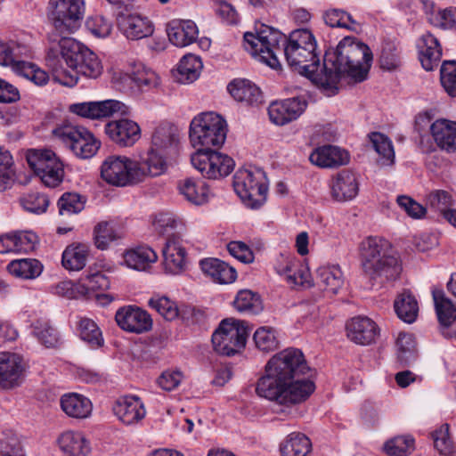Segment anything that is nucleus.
<instances>
[{"mask_svg":"<svg viewBox=\"0 0 456 456\" xmlns=\"http://www.w3.org/2000/svg\"><path fill=\"white\" fill-rule=\"evenodd\" d=\"M419 61L422 67L429 71L438 66L442 49L436 37L428 32L422 35L418 42Z\"/></svg>","mask_w":456,"mask_h":456,"instance_id":"c756f323","label":"nucleus"},{"mask_svg":"<svg viewBox=\"0 0 456 456\" xmlns=\"http://www.w3.org/2000/svg\"><path fill=\"white\" fill-rule=\"evenodd\" d=\"M413 450L414 439L408 435L395 436L384 444V451L389 456H407Z\"/></svg>","mask_w":456,"mask_h":456,"instance_id":"5fc2aeb1","label":"nucleus"},{"mask_svg":"<svg viewBox=\"0 0 456 456\" xmlns=\"http://www.w3.org/2000/svg\"><path fill=\"white\" fill-rule=\"evenodd\" d=\"M85 203L80 195L66 192L58 200V208L61 215L79 213L84 209Z\"/></svg>","mask_w":456,"mask_h":456,"instance_id":"680f3d73","label":"nucleus"},{"mask_svg":"<svg viewBox=\"0 0 456 456\" xmlns=\"http://www.w3.org/2000/svg\"><path fill=\"white\" fill-rule=\"evenodd\" d=\"M53 134L69 146L80 159L93 157L100 147V142L85 127L65 125L53 130Z\"/></svg>","mask_w":456,"mask_h":456,"instance_id":"9b49d317","label":"nucleus"},{"mask_svg":"<svg viewBox=\"0 0 456 456\" xmlns=\"http://www.w3.org/2000/svg\"><path fill=\"white\" fill-rule=\"evenodd\" d=\"M157 254L148 247H139L128 250L124 255L126 265L132 269L142 271L146 270L152 263L157 261Z\"/></svg>","mask_w":456,"mask_h":456,"instance_id":"37998d69","label":"nucleus"},{"mask_svg":"<svg viewBox=\"0 0 456 456\" xmlns=\"http://www.w3.org/2000/svg\"><path fill=\"white\" fill-rule=\"evenodd\" d=\"M13 159L10 151L0 147V191L11 188L14 182Z\"/></svg>","mask_w":456,"mask_h":456,"instance_id":"6e6d98bb","label":"nucleus"},{"mask_svg":"<svg viewBox=\"0 0 456 456\" xmlns=\"http://www.w3.org/2000/svg\"><path fill=\"white\" fill-rule=\"evenodd\" d=\"M0 456H26L20 438L14 434H5L0 440Z\"/></svg>","mask_w":456,"mask_h":456,"instance_id":"0e129e2a","label":"nucleus"},{"mask_svg":"<svg viewBox=\"0 0 456 456\" xmlns=\"http://www.w3.org/2000/svg\"><path fill=\"white\" fill-rule=\"evenodd\" d=\"M371 61L372 53L367 45L346 37L334 52L326 53L321 76L315 77L317 85L335 92L341 75L362 82L367 77Z\"/></svg>","mask_w":456,"mask_h":456,"instance_id":"20e7f679","label":"nucleus"},{"mask_svg":"<svg viewBox=\"0 0 456 456\" xmlns=\"http://www.w3.org/2000/svg\"><path fill=\"white\" fill-rule=\"evenodd\" d=\"M437 146L449 153L456 152V122L438 119L430 125Z\"/></svg>","mask_w":456,"mask_h":456,"instance_id":"c85d7f7f","label":"nucleus"},{"mask_svg":"<svg viewBox=\"0 0 456 456\" xmlns=\"http://www.w3.org/2000/svg\"><path fill=\"white\" fill-rule=\"evenodd\" d=\"M330 196L337 202L354 200L359 192V180L355 173L342 170L330 182Z\"/></svg>","mask_w":456,"mask_h":456,"instance_id":"6ab92c4d","label":"nucleus"},{"mask_svg":"<svg viewBox=\"0 0 456 456\" xmlns=\"http://www.w3.org/2000/svg\"><path fill=\"white\" fill-rule=\"evenodd\" d=\"M80 282L87 291L104 290L110 287V281L101 272L88 273L80 279Z\"/></svg>","mask_w":456,"mask_h":456,"instance_id":"774afa93","label":"nucleus"},{"mask_svg":"<svg viewBox=\"0 0 456 456\" xmlns=\"http://www.w3.org/2000/svg\"><path fill=\"white\" fill-rule=\"evenodd\" d=\"M244 47L253 57L273 69L280 67L278 53L283 52L288 65L294 71L317 85L315 77L321 76L320 56L310 30L296 29L287 38L278 29L261 24L256 34H244Z\"/></svg>","mask_w":456,"mask_h":456,"instance_id":"f257e3e1","label":"nucleus"},{"mask_svg":"<svg viewBox=\"0 0 456 456\" xmlns=\"http://www.w3.org/2000/svg\"><path fill=\"white\" fill-rule=\"evenodd\" d=\"M306 102L297 97L276 101L270 104L268 115L272 123L284 126L296 120L305 110Z\"/></svg>","mask_w":456,"mask_h":456,"instance_id":"f3484780","label":"nucleus"},{"mask_svg":"<svg viewBox=\"0 0 456 456\" xmlns=\"http://www.w3.org/2000/svg\"><path fill=\"white\" fill-rule=\"evenodd\" d=\"M435 448L441 455L449 456L454 452V444L449 435V425L444 424L432 433Z\"/></svg>","mask_w":456,"mask_h":456,"instance_id":"4d7b16f0","label":"nucleus"},{"mask_svg":"<svg viewBox=\"0 0 456 456\" xmlns=\"http://www.w3.org/2000/svg\"><path fill=\"white\" fill-rule=\"evenodd\" d=\"M201 69V60L194 54H187L181 59L175 77L182 84L191 83L199 77Z\"/></svg>","mask_w":456,"mask_h":456,"instance_id":"a19ab883","label":"nucleus"},{"mask_svg":"<svg viewBox=\"0 0 456 456\" xmlns=\"http://www.w3.org/2000/svg\"><path fill=\"white\" fill-rule=\"evenodd\" d=\"M17 73L32 81L37 86H44L49 80V76L45 70L26 61L21 62V66Z\"/></svg>","mask_w":456,"mask_h":456,"instance_id":"338daca9","label":"nucleus"},{"mask_svg":"<svg viewBox=\"0 0 456 456\" xmlns=\"http://www.w3.org/2000/svg\"><path fill=\"white\" fill-rule=\"evenodd\" d=\"M233 187L243 203L250 208H258L266 200L267 178L260 168L248 167L238 169L233 175Z\"/></svg>","mask_w":456,"mask_h":456,"instance_id":"423d86ee","label":"nucleus"},{"mask_svg":"<svg viewBox=\"0 0 456 456\" xmlns=\"http://www.w3.org/2000/svg\"><path fill=\"white\" fill-rule=\"evenodd\" d=\"M248 336L243 322L225 319L212 335L213 347L219 354L231 356L244 348Z\"/></svg>","mask_w":456,"mask_h":456,"instance_id":"9d476101","label":"nucleus"},{"mask_svg":"<svg viewBox=\"0 0 456 456\" xmlns=\"http://www.w3.org/2000/svg\"><path fill=\"white\" fill-rule=\"evenodd\" d=\"M149 306L154 309L167 321H174L179 315L176 302L166 296L155 295L149 300Z\"/></svg>","mask_w":456,"mask_h":456,"instance_id":"603ef678","label":"nucleus"},{"mask_svg":"<svg viewBox=\"0 0 456 456\" xmlns=\"http://www.w3.org/2000/svg\"><path fill=\"white\" fill-rule=\"evenodd\" d=\"M310 370L303 353L289 347L274 354L265 365V374L256 387V394L273 402L278 412H287L305 402L315 390L309 379L299 378Z\"/></svg>","mask_w":456,"mask_h":456,"instance_id":"f03ea898","label":"nucleus"},{"mask_svg":"<svg viewBox=\"0 0 456 456\" xmlns=\"http://www.w3.org/2000/svg\"><path fill=\"white\" fill-rule=\"evenodd\" d=\"M348 338L355 344L368 346L377 341L379 337L378 325L370 318L356 316L346 323Z\"/></svg>","mask_w":456,"mask_h":456,"instance_id":"aec40b11","label":"nucleus"},{"mask_svg":"<svg viewBox=\"0 0 456 456\" xmlns=\"http://www.w3.org/2000/svg\"><path fill=\"white\" fill-rule=\"evenodd\" d=\"M227 89L235 101L246 105L257 106L264 102L260 88L248 79H235Z\"/></svg>","mask_w":456,"mask_h":456,"instance_id":"bb28decb","label":"nucleus"},{"mask_svg":"<svg viewBox=\"0 0 456 456\" xmlns=\"http://www.w3.org/2000/svg\"><path fill=\"white\" fill-rule=\"evenodd\" d=\"M45 60L55 81L69 87L77 84L79 75L96 78L102 72L97 55L74 38L53 35Z\"/></svg>","mask_w":456,"mask_h":456,"instance_id":"7ed1b4c3","label":"nucleus"},{"mask_svg":"<svg viewBox=\"0 0 456 456\" xmlns=\"http://www.w3.org/2000/svg\"><path fill=\"white\" fill-rule=\"evenodd\" d=\"M51 11L48 19L53 30L48 34V41L51 45V37L57 35L60 38H71L69 35L74 33L80 25L84 15L83 0H51Z\"/></svg>","mask_w":456,"mask_h":456,"instance_id":"0eeeda50","label":"nucleus"},{"mask_svg":"<svg viewBox=\"0 0 456 456\" xmlns=\"http://www.w3.org/2000/svg\"><path fill=\"white\" fill-rule=\"evenodd\" d=\"M20 201L24 209L37 214L45 212L49 204L47 197L39 192L28 193L21 197Z\"/></svg>","mask_w":456,"mask_h":456,"instance_id":"69168bd1","label":"nucleus"},{"mask_svg":"<svg viewBox=\"0 0 456 456\" xmlns=\"http://www.w3.org/2000/svg\"><path fill=\"white\" fill-rule=\"evenodd\" d=\"M427 204L430 208L443 213L444 217L445 212L452 210L450 209V207L452 205V196L448 191L444 190H436L431 191L427 196Z\"/></svg>","mask_w":456,"mask_h":456,"instance_id":"052dcab7","label":"nucleus"},{"mask_svg":"<svg viewBox=\"0 0 456 456\" xmlns=\"http://www.w3.org/2000/svg\"><path fill=\"white\" fill-rule=\"evenodd\" d=\"M101 176L106 183L115 186L136 183L134 159L122 155L108 156L102 163Z\"/></svg>","mask_w":456,"mask_h":456,"instance_id":"ddd939ff","label":"nucleus"},{"mask_svg":"<svg viewBox=\"0 0 456 456\" xmlns=\"http://www.w3.org/2000/svg\"><path fill=\"white\" fill-rule=\"evenodd\" d=\"M323 19L325 23L331 28H346L352 31H357L360 28L359 23L342 10H329L324 13Z\"/></svg>","mask_w":456,"mask_h":456,"instance_id":"864d4df0","label":"nucleus"},{"mask_svg":"<svg viewBox=\"0 0 456 456\" xmlns=\"http://www.w3.org/2000/svg\"><path fill=\"white\" fill-rule=\"evenodd\" d=\"M202 272L220 284H229L237 278L235 269L217 258H206L200 262Z\"/></svg>","mask_w":456,"mask_h":456,"instance_id":"7c9ffc66","label":"nucleus"},{"mask_svg":"<svg viewBox=\"0 0 456 456\" xmlns=\"http://www.w3.org/2000/svg\"><path fill=\"white\" fill-rule=\"evenodd\" d=\"M61 407L69 417L76 419L87 418L92 411L91 401L78 394H66L61 398Z\"/></svg>","mask_w":456,"mask_h":456,"instance_id":"f704fd0d","label":"nucleus"},{"mask_svg":"<svg viewBox=\"0 0 456 456\" xmlns=\"http://www.w3.org/2000/svg\"><path fill=\"white\" fill-rule=\"evenodd\" d=\"M312 448L309 438L301 433H291L281 444V456H306Z\"/></svg>","mask_w":456,"mask_h":456,"instance_id":"c03bdc74","label":"nucleus"},{"mask_svg":"<svg viewBox=\"0 0 456 456\" xmlns=\"http://www.w3.org/2000/svg\"><path fill=\"white\" fill-rule=\"evenodd\" d=\"M233 306L238 312L247 314H257L264 308L259 294L250 289L240 290L233 300Z\"/></svg>","mask_w":456,"mask_h":456,"instance_id":"49530a36","label":"nucleus"},{"mask_svg":"<svg viewBox=\"0 0 456 456\" xmlns=\"http://www.w3.org/2000/svg\"><path fill=\"white\" fill-rule=\"evenodd\" d=\"M89 246L84 243L71 244L62 253V265L69 271H79L86 266Z\"/></svg>","mask_w":456,"mask_h":456,"instance_id":"4c0bfd02","label":"nucleus"},{"mask_svg":"<svg viewBox=\"0 0 456 456\" xmlns=\"http://www.w3.org/2000/svg\"><path fill=\"white\" fill-rule=\"evenodd\" d=\"M167 33L169 41L178 47H185L192 44L199 35L198 28L193 21L178 20L167 24Z\"/></svg>","mask_w":456,"mask_h":456,"instance_id":"a878e982","label":"nucleus"},{"mask_svg":"<svg viewBox=\"0 0 456 456\" xmlns=\"http://www.w3.org/2000/svg\"><path fill=\"white\" fill-rule=\"evenodd\" d=\"M373 149L379 154L378 162L380 166H393L395 163V151L391 140L384 134L374 132L370 134Z\"/></svg>","mask_w":456,"mask_h":456,"instance_id":"de8ad7c7","label":"nucleus"},{"mask_svg":"<svg viewBox=\"0 0 456 456\" xmlns=\"http://www.w3.org/2000/svg\"><path fill=\"white\" fill-rule=\"evenodd\" d=\"M162 252L164 269L167 273L177 275L186 269V251L179 238L169 237Z\"/></svg>","mask_w":456,"mask_h":456,"instance_id":"5701e85b","label":"nucleus"},{"mask_svg":"<svg viewBox=\"0 0 456 456\" xmlns=\"http://www.w3.org/2000/svg\"><path fill=\"white\" fill-rule=\"evenodd\" d=\"M113 412L126 425L137 423L146 413L142 403L137 396L118 398L113 406Z\"/></svg>","mask_w":456,"mask_h":456,"instance_id":"b1692460","label":"nucleus"},{"mask_svg":"<svg viewBox=\"0 0 456 456\" xmlns=\"http://www.w3.org/2000/svg\"><path fill=\"white\" fill-rule=\"evenodd\" d=\"M360 256L364 276L371 287L382 288L396 281L402 273V264L392 253L388 240L370 236L360 244Z\"/></svg>","mask_w":456,"mask_h":456,"instance_id":"39448f33","label":"nucleus"},{"mask_svg":"<svg viewBox=\"0 0 456 456\" xmlns=\"http://www.w3.org/2000/svg\"><path fill=\"white\" fill-rule=\"evenodd\" d=\"M397 357L403 363H408L414 359L416 343L413 335L400 333L396 340Z\"/></svg>","mask_w":456,"mask_h":456,"instance_id":"13d9d810","label":"nucleus"},{"mask_svg":"<svg viewBox=\"0 0 456 456\" xmlns=\"http://www.w3.org/2000/svg\"><path fill=\"white\" fill-rule=\"evenodd\" d=\"M105 133L115 143L129 147L141 138L139 125L128 118L112 120L105 126Z\"/></svg>","mask_w":456,"mask_h":456,"instance_id":"a211bd4d","label":"nucleus"},{"mask_svg":"<svg viewBox=\"0 0 456 456\" xmlns=\"http://www.w3.org/2000/svg\"><path fill=\"white\" fill-rule=\"evenodd\" d=\"M348 159L346 151L332 145L319 147L309 156L311 163L322 168L336 167L345 165L348 162Z\"/></svg>","mask_w":456,"mask_h":456,"instance_id":"cd10ccee","label":"nucleus"},{"mask_svg":"<svg viewBox=\"0 0 456 456\" xmlns=\"http://www.w3.org/2000/svg\"><path fill=\"white\" fill-rule=\"evenodd\" d=\"M7 268L11 274L22 279H35L43 271L42 264L34 258L13 260Z\"/></svg>","mask_w":456,"mask_h":456,"instance_id":"09e8293b","label":"nucleus"},{"mask_svg":"<svg viewBox=\"0 0 456 456\" xmlns=\"http://www.w3.org/2000/svg\"><path fill=\"white\" fill-rule=\"evenodd\" d=\"M256 346L263 352H271L279 347L277 331L270 326L259 327L254 333Z\"/></svg>","mask_w":456,"mask_h":456,"instance_id":"3c124183","label":"nucleus"},{"mask_svg":"<svg viewBox=\"0 0 456 456\" xmlns=\"http://www.w3.org/2000/svg\"><path fill=\"white\" fill-rule=\"evenodd\" d=\"M297 262L294 257L281 256L279 264L275 266L276 272L284 276L286 281L291 285L304 286L307 281L308 273L297 271Z\"/></svg>","mask_w":456,"mask_h":456,"instance_id":"a18cd8bd","label":"nucleus"},{"mask_svg":"<svg viewBox=\"0 0 456 456\" xmlns=\"http://www.w3.org/2000/svg\"><path fill=\"white\" fill-rule=\"evenodd\" d=\"M77 330L82 340L92 347H100L103 345L102 331L96 322L87 317H81L77 323Z\"/></svg>","mask_w":456,"mask_h":456,"instance_id":"8fccbe9b","label":"nucleus"},{"mask_svg":"<svg viewBox=\"0 0 456 456\" xmlns=\"http://www.w3.org/2000/svg\"><path fill=\"white\" fill-rule=\"evenodd\" d=\"M124 83H134L138 89L144 91L157 87L159 83V77L152 69L146 68L143 64L134 66L133 71L126 73L121 77Z\"/></svg>","mask_w":456,"mask_h":456,"instance_id":"e433bc0d","label":"nucleus"},{"mask_svg":"<svg viewBox=\"0 0 456 456\" xmlns=\"http://www.w3.org/2000/svg\"><path fill=\"white\" fill-rule=\"evenodd\" d=\"M32 334L46 348H58L62 343L59 331L49 322L37 321Z\"/></svg>","mask_w":456,"mask_h":456,"instance_id":"79ce46f5","label":"nucleus"},{"mask_svg":"<svg viewBox=\"0 0 456 456\" xmlns=\"http://www.w3.org/2000/svg\"><path fill=\"white\" fill-rule=\"evenodd\" d=\"M23 370L22 358L19 354L0 353V387L12 388L19 386Z\"/></svg>","mask_w":456,"mask_h":456,"instance_id":"412c9836","label":"nucleus"},{"mask_svg":"<svg viewBox=\"0 0 456 456\" xmlns=\"http://www.w3.org/2000/svg\"><path fill=\"white\" fill-rule=\"evenodd\" d=\"M179 143L177 128L170 124L156 127L151 137V149L164 156L175 153Z\"/></svg>","mask_w":456,"mask_h":456,"instance_id":"393cba45","label":"nucleus"},{"mask_svg":"<svg viewBox=\"0 0 456 456\" xmlns=\"http://www.w3.org/2000/svg\"><path fill=\"white\" fill-rule=\"evenodd\" d=\"M94 243L97 248L106 249L110 242L117 239V234L112 225L108 222L99 223L94 231Z\"/></svg>","mask_w":456,"mask_h":456,"instance_id":"e2e57ef3","label":"nucleus"},{"mask_svg":"<svg viewBox=\"0 0 456 456\" xmlns=\"http://www.w3.org/2000/svg\"><path fill=\"white\" fill-rule=\"evenodd\" d=\"M432 296L439 322L443 326L449 327L456 320V305L445 296L442 289H433Z\"/></svg>","mask_w":456,"mask_h":456,"instance_id":"58836bf2","label":"nucleus"},{"mask_svg":"<svg viewBox=\"0 0 456 456\" xmlns=\"http://www.w3.org/2000/svg\"><path fill=\"white\" fill-rule=\"evenodd\" d=\"M441 84L445 92L452 97L456 96V61H444L440 70Z\"/></svg>","mask_w":456,"mask_h":456,"instance_id":"bf43d9fd","label":"nucleus"},{"mask_svg":"<svg viewBox=\"0 0 456 456\" xmlns=\"http://www.w3.org/2000/svg\"><path fill=\"white\" fill-rule=\"evenodd\" d=\"M394 307L397 316L404 322L412 323L417 319L419 313L418 302L409 290H403L397 296Z\"/></svg>","mask_w":456,"mask_h":456,"instance_id":"ea45409f","label":"nucleus"},{"mask_svg":"<svg viewBox=\"0 0 456 456\" xmlns=\"http://www.w3.org/2000/svg\"><path fill=\"white\" fill-rule=\"evenodd\" d=\"M29 167L48 187H56L63 180V164L56 154L48 149H30L26 153Z\"/></svg>","mask_w":456,"mask_h":456,"instance_id":"1a4fd4ad","label":"nucleus"},{"mask_svg":"<svg viewBox=\"0 0 456 456\" xmlns=\"http://www.w3.org/2000/svg\"><path fill=\"white\" fill-rule=\"evenodd\" d=\"M167 169L165 156L151 148L140 160L134 159V175L136 183L149 176H158Z\"/></svg>","mask_w":456,"mask_h":456,"instance_id":"4be33fe9","label":"nucleus"},{"mask_svg":"<svg viewBox=\"0 0 456 456\" xmlns=\"http://www.w3.org/2000/svg\"><path fill=\"white\" fill-rule=\"evenodd\" d=\"M317 283L327 293L335 295L344 286V275L338 265H324L317 269Z\"/></svg>","mask_w":456,"mask_h":456,"instance_id":"473e14b6","label":"nucleus"},{"mask_svg":"<svg viewBox=\"0 0 456 456\" xmlns=\"http://www.w3.org/2000/svg\"><path fill=\"white\" fill-rule=\"evenodd\" d=\"M192 166L204 177L218 179L227 176L234 167V160L226 154L207 150H198L191 158Z\"/></svg>","mask_w":456,"mask_h":456,"instance_id":"f8f14e48","label":"nucleus"},{"mask_svg":"<svg viewBox=\"0 0 456 456\" xmlns=\"http://www.w3.org/2000/svg\"><path fill=\"white\" fill-rule=\"evenodd\" d=\"M132 8H115L118 29L130 40L151 37L154 32L152 21L138 12H132Z\"/></svg>","mask_w":456,"mask_h":456,"instance_id":"4468645a","label":"nucleus"},{"mask_svg":"<svg viewBox=\"0 0 456 456\" xmlns=\"http://www.w3.org/2000/svg\"><path fill=\"white\" fill-rule=\"evenodd\" d=\"M69 110L83 118L99 119L110 117L118 112L124 114L126 112V106L118 101L107 100L75 103L70 105Z\"/></svg>","mask_w":456,"mask_h":456,"instance_id":"dca6fc26","label":"nucleus"},{"mask_svg":"<svg viewBox=\"0 0 456 456\" xmlns=\"http://www.w3.org/2000/svg\"><path fill=\"white\" fill-rule=\"evenodd\" d=\"M225 120L215 112H204L196 116L190 125V139L199 150L221 146L226 139Z\"/></svg>","mask_w":456,"mask_h":456,"instance_id":"6e6552de","label":"nucleus"},{"mask_svg":"<svg viewBox=\"0 0 456 456\" xmlns=\"http://www.w3.org/2000/svg\"><path fill=\"white\" fill-rule=\"evenodd\" d=\"M178 191L183 198L194 205H202L208 200V188L200 179L185 178L178 183Z\"/></svg>","mask_w":456,"mask_h":456,"instance_id":"72a5a7b5","label":"nucleus"},{"mask_svg":"<svg viewBox=\"0 0 456 456\" xmlns=\"http://www.w3.org/2000/svg\"><path fill=\"white\" fill-rule=\"evenodd\" d=\"M61 450L67 456H86L90 452V444L86 437L78 432L68 431L58 439Z\"/></svg>","mask_w":456,"mask_h":456,"instance_id":"c9c22d12","label":"nucleus"},{"mask_svg":"<svg viewBox=\"0 0 456 456\" xmlns=\"http://www.w3.org/2000/svg\"><path fill=\"white\" fill-rule=\"evenodd\" d=\"M29 57V50L17 42L4 43L0 41V64L11 66L17 72L27 58Z\"/></svg>","mask_w":456,"mask_h":456,"instance_id":"2f4dec72","label":"nucleus"},{"mask_svg":"<svg viewBox=\"0 0 456 456\" xmlns=\"http://www.w3.org/2000/svg\"><path fill=\"white\" fill-rule=\"evenodd\" d=\"M115 320L120 329L135 334L147 332L152 328V319L143 309L135 305L120 307L115 314Z\"/></svg>","mask_w":456,"mask_h":456,"instance_id":"2eb2a0df","label":"nucleus"}]
</instances>
